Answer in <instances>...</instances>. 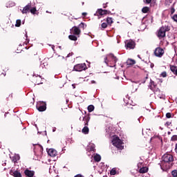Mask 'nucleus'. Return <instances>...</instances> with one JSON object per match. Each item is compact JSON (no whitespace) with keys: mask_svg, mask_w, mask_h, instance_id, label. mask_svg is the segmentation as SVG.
Masks as SVG:
<instances>
[{"mask_svg":"<svg viewBox=\"0 0 177 177\" xmlns=\"http://www.w3.org/2000/svg\"><path fill=\"white\" fill-rule=\"evenodd\" d=\"M172 19L174 21H176L177 23V15H174L173 17H172Z\"/></svg>","mask_w":177,"mask_h":177,"instance_id":"obj_36","label":"nucleus"},{"mask_svg":"<svg viewBox=\"0 0 177 177\" xmlns=\"http://www.w3.org/2000/svg\"><path fill=\"white\" fill-rule=\"evenodd\" d=\"M88 15V13L86 12H82V16H84L85 17V16H86Z\"/></svg>","mask_w":177,"mask_h":177,"instance_id":"obj_45","label":"nucleus"},{"mask_svg":"<svg viewBox=\"0 0 177 177\" xmlns=\"http://www.w3.org/2000/svg\"><path fill=\"white\" fill-rule=\"evenodd\" d=\"M108 24L106 23V22H103L102 24H101V30H102V28H107L108 27Z\"/></svg>","mask_w":177,"mask_h":177,"instance_id":"obj_30","label":"nucleus"},{"mask_svg":"<svg viewBox=\"0 0 177 177\" xmlns=\"http://www.w3.org/2000/svg\"><path fill=\"white\" fill-rule=\"evenodd\" d=\"M153 2H156V0H153Z\"/></svg>","mask_w":177,"mask_h":177,"instance_id":"obj_52","label":"nucleus"},{"mask_svg":"<svg viewBox=\"0 0 177 177\" xmlns=\"http://www.w3.org/2000/svg\"><path fill=\"white\" fill-rule=\"evenodd\" d=\"M171 133V132H168V135H169Z\"/></svg>","mask_w":177,"mask_h":177,"instance_id":"obj_51","label":"nucleus"},{"mask_svg":"<svg viewBox=\"0 0 177 177\" xmlns=\"http://www.w3.org/2000/svg\"><path fill=\"white\" fill-rule=\"evenodd\" d=\"M83 121H84L85 127H88V124H89V121H91V116H89V114L88 115H86L83 118Z\"/></svg>","mask_w":177,"mask_h":177,"instance_id":"obj_14","label":"nucleus"},{"mask_svg":"<svg viewBox=\"0 0 177 177\" xmlns=\"http://www.w3.org/2000/svg\"><path fill=\"white\" fill-rule=\"evenodd\" d=\"M78 28H82V30H85V28H86V24H85L84 22H82L79 24Z\"/></svg>","mask_w":177,"mask_h":177,"instance_id":"obj_25","label":"nucleus"},{"mask_svg":"<svg viewBox=\"0 0 177 177\" xmlns=\"http://www.w3.org/2000/svg\"><path fill=\"white\" fill-rule=\"evenodd\" d=\"M89 150L90 151H95V146H91Z\"/></svg>","mask_w":177,"mask_h":177,"instance_id":"obj_38","label":"nucleus"},{"mask_svg":"<svg viewBox=\"0 0 177 177\" xmlns=\"http://www.w3.org/2000/svg\"><path fill=\"white\" fill-rule=\"evenodd\" d=\"M170 70L175 75H177V67L175 66H171Z\"/></svg>","mask_w":177,"mask_h":177,"instance_id":"obj_19","label":"nucleus"},{"mask_svg":"<svg viewBox=\"0 0 177 177\" xmlns=\"http://www.w3.org/2000/svg\"><path fill=\"white\" fill-rule=\"evenodd\" d=\"M24 174H25L26 176H27V177H33L34 175L35 174V171L29 170L28 169H26L24 171Z\"/></svg>","mask_w":177,"mask_h":177,"instance_id":"obj_13","label":"nucleus"},{"mask_svg":"<svg viewBox=\"0 0 177 177\" xmlns=\"http://www.w3.org/2000/svg\"><path fill=\"white\" fill-rule=\"evenodd\" d=\"M162 160L164 162H172L174 156L169 153H165L162 156Z\"/></svg>","mask_w":177,"mask_h":177,"instance_id":"obj_4","label":"nucleus"},{"mask_svg":"<svg viewBox=\"0 0 177 177\" xmlns=\"http://www.w3.org/2000/svg\"><path fill=\"white\" fill-rule=\"evenodd\" d=\"M12 161H13L14 164H16L17 162V159L16 158V157L13 158Z\"/></svg>","mask_w":177,"mask_h":177,"instance_id":"obj_40","label":"nucleus"},{"mask_svg":"<svg viewBox=\"0 0 177 177\" xmlns=\"http://www.w3.org/2000/svg\"><path fill=\"white\" fill-rule=\"evenodd\" d=\"M109 4V3H106L103 4V8L104 9H106V8H107V5Z\"/></svg>","mask_w":177,"mask_h":177,"instance_id":"obj_41","label":"nucleus"},{"mask_svg":"<svg viewBox=\"0 0 177 177\" xmlns=\"http://www.w3.org/2000/svg\"><path fill=\"white\" fill-rule=\"evenodd\" d=\"M136 64V61L133 59H128L127 61V66H133V64Z\"/></svg>","mask_w":177,"mask_h":177,"instance_id":"obj_17","label":"nucleus"},{"mask_svg":"<svg viewBox=\"0 0 177 177\" xmlns=\"http://www.w3.org/2000/svg\"><path fill=\"white\" fill-rule=\"evenodd\" d=\"M151 68H153V67H154V64H151Z\"/></svg>","mask_w":177,"mask_h":177,"instance_id":"obj_49","label":"nucleus"},{"mask_svg":"<svg viewBox=\"0 0 177 177\" xmlns=\"http://www.w3.org/2000/svg\"><path fill=\"white\" fill-rule=\"evenodd\" d=\"M112 142L113 146L117 147V149H118L119 150H123L124 146L122 145H124V142H122V140H121L120 138H116L113 139Z\"/></svg>","mask_w":177,"mask_h":177,"instance_id":"obj_2","label":"nucleus"},{"mask_svg":"<svg viewBox=\"0 0 177 177\" xmlns=\"http://www.w3.org/2000/svg\"><path fill=\"white\" fill-rule=\"evenodd\" d=\"M30 13H32V15H35L36 12H37V8L36 7H33L32 8H30Z\"/></svg>","mask_w":177,"mask_h":177,"instance_id":"obj_28","label":"nucleus"},{"mask_svg":"<svg viewBox=\"0 0 177 177\" xmlns=\"http://www.w3.org/2000/svg\"><path fill=\"white\" fill-rule=\"evenodd\" d=\"M124 111H126V113H132L133 111V105L131 104H127L124 106Z\"/></svg>","mask_w":177,"mask_h":177,"instance_id":"obj_9","label":"nucleus"},{"mask_svg":"<svg viewBox=\"0 0 177 177\" xmlns=\"http://www.w3.org/2000/svg\"><path fill=\"white\" fill-rule=\"evenodd\" d=\"M154 55L156 57H162L164 55V49L161 48V47H158L154 50Z\"/></svg>","mask_w":177,"mask_h":177,"instance_id":"obj_5","label":"nucleus"},{"mask_svg":"<svg viewBox=\"0 0 177 177\" xmlns=\"http://www.w3.org/2000/svg\"><path fill=\"white\" fill-rule=\"evenodd\" d=\"M176 130H177V127H176Z\"/></svg>","mask_w":177,"mask_h":177,"instance_id":"obj_54","label":"nucleus"},{"mask_svg":"<svg viewBox=\"0 0 177 177\" xmlns=\"http://www.w3.org/2000/svg\"><path fill=\"white\" fill-rule=\"evenodd\" d=\"M47 153L50 157H56L57 156V151H56L55 149H49L47 151Z\"/></svg>","mask_w":177,"mask_h":177,"instance_id":"obj_11","label":"nucleus"},{"mask_svg":"<svg viewBox=\"0 0 177 177\" xmlns=\"http://www.w3.org/2000/svg\"><path fill=\"white\" fill-rule=\"evenodd\" d=\"M110 174H111V175H115V174H117V170H115V168H113L111 170Z\"/></svg>","mask_w":177,"mask_h":177,"instance_id":"obj_31","label":"nucleus"},{"mask_svg":"<svg viewBox=\"0 0 177 177\" xmlns=\"http://www.w3.org/2000/svg\"><path fill=\"white\" fill-rule=\"evenodd\" d=\"M171 175L172 176L174 177H177V170L176 169H174L171 171Z\"/></svg>","mask_w":177,"mask_h":177,"instance_id":"obj_32","label":"nucleus"},{"mask_svg":"<svg viewBox=\"0 0 177 177\" xmlns=\"http://www.w3.org/2000/svg\"><path fill=\"white\" fill-rule=\"evenodd\" d=\"M171 15H174V13H175V8L174 7L171 8Z\"/></svg>","mask_w":177,"mask_h":177,"instance_id":"obj_39","label":"nucleus"},{"mask_svg":"<svg viewBox=\"0 0 177 177\" xmlns=\"http://www.w3.org/2000/svg\"><path fill=\"white\" fill-rule=\"evenodd\" d=\"M175 151L177 153V144L176 145Z\"/></svg>","mask_w":177,"mask_h":177,"instance_id":"obj_48","label":"nucleus"},{"mask_svg":"<svg viewBox=\"0 0 177 177\" xmlns=\"http://www.w3.org/2000/svg\"><path fill=\"white\" fill-rule=\"evenodd\" d=\"M86 69V64H77L74 66L73 70L74 71H84Z\"/></svg>","mask_w":177,"mask_h":177,"instance_id":"obj_3","label":"nucleus"},{"mask_svg":"<svg viewBox=\"0 0 177 177\" xmlns=\"http://www.w3.org/2000/svg\"><path fill=\"white\" fill-rule=\"evenodd\" d=\"M111 57L112 60H113L114 63H115L116 62H118V59L117 58V57L114 56V54H111Z\"/></svg>","mask_w":177,"mask_h":177,"instance_id":"obj_27","label":"nucleus"},{"mask_svg":"<svg viewBox=\"0 0 177 177\" xmlns=\"http://www.w3.org/2000/svg\"><path fill=\"white\" fill-rule=\"evenodd\" d=\"M104 63H106V64H107V57H104Z\"/></svg>","mask_w":177,"mask_h":177,"instance_id":"obj_44","label":"nucleus"},{"mask_svg":"<svg viewBox=\"0 0 177 177\" xmlns=\"http://www.w3.org/2000/svg\"><path fill=\"white\" fill-rule=\"evenodd\" d=\"M142 13H148L149 12H150V8L147 6L143 7L142 9Z\"/></svg>","mask_w":177,"mask_h":177,"instance_id":"obj_23","label":"nucleus"},{"mask_svg":"<svg viewBox=\"0 0 177 177\" xmlns=\"http://www.w3.org/2000/svg\"><path fill=\"white\" fill-rule=\"evenodd\" d=\"M87 109H88V113H92V111H93V110H95V106L89 105Z\"/></svg>","mask_w":177,"mask_h":177,"instance_id":"obj_26","label":"nucleus"},{"mask_svg":"<svg viewBox=\"0 0 177 177\" xmlns=\"http://www.w3.org/2000/svg\"><path fill=\"white\" fill-rule=\"evenodd\" d=\"M10 175H12L14 177H21V173H20L19 171L16 170L13 171V170L10 171Z\"/></svg>","mask_w":177,"mask_h":177,"instance_id":"obj_15","label":"nucleus"},{"mask_svg":"<svg viewBox=\"0 0 177 177\" xmlns=\"http://www.w3.org/2000/svg\"><path fill=\"white\" fill-rule=\"evenodd\" d=\"M35 102V101L34 100V98H32V102H31L32 104H34V102Z\"/></svg>","mask_w":177,"mask_h":177,"instance_id":"obj_46","label":"nucleus"},{"mask_svg":"<svg viewBox=\"0 0 177 177\" xmlns=\"http://www.w3.org/2000/svg\"><path fill=\"white\" fill-rule=\"evenodd\" d=\"M138 57H139L140 59V55H138Z\"/></svg>","mask_w":177,"mask_h":177,"instance_id":"obj_50","label":"nucleus"},{"mask_svg":"<svg viewBox=\"0 0 177 177\" xmlns=\"http://www.w3.org/2000/svg\"><path fill=\"white\" fill-rule=\"evenodd\" d=\"M20 26H21V20L17 19L16 21L15 27H20Z\"/></svg>","mask_w":177,"mask_h":177,"instance_id":"obj_29","label":"nucleus"},{"mask_svg":"<svg viewBox=\"0 0 177 177\" xmlns=\"http://www.w3.org/2000/svg\"><path fill=\"white\" fill-rule=\"evenodd\" d=\"M82 133H84V135H88V133H89V127H88L87 126H85V127L82 129Z\"/></svg>","mask_w":177,"mask_h":177,"instance_id":"obj_18","label":"nucleus"},{"mask_svg":"<svg viewBox=\"0 0 177 177\" xmlns=\"http://www.w3.org/2000/svg\"><path fill=\"white\" fill-rule=\"evenodd\" d=\"M170 30L171 27L168 26H164L160 27V29L158 30L157 37L159 38V39H161L162 38H165V33Z\"/></svg>","mask_w":177,"mask_h":177,"instance_id":"obj_1","label":"nucleus"},{"mask_svg":"<svg viewBox=\"0 0 177 177\" xmlns=\"http://www.w3.org/2000/svg\"><path fill=\"white\" fill-rule=\"evenodd\" d=\"M31 9V3H28L27 6H26L23 10H21L23 15H26V13H28V12L30 11Z\"/></svg>","mask_w":177,"mask_h":177,"instance_id":"obj_12","label":"nucleus"},{"mask_svg":"<svg viewBox=\"0 0 177 177\" xmlns=\"http://www.w3.org/2000/svg\"><path fill=\"white\" fill-rule=\"evenodd\" d=\"M161 77H162L163 78H165V77H167V72L164 71L160 74Z\"/></svg>","mask_w":177,"mask_h":177,"instance_id":"obj_34","label":"nucleus"},{"mask_svg":"<svg viewBox=\"0 0 177 177\" xmlns=\"http://www.w3.org/2000/svg\"><path fill=\"white\" fill-rule=\"evenodd\" d=\"M68 39H71V41H77L78 39V37L75 35H71L68 36Z\"/></svg>","mask_w":177,"mask_h":177,"instance_id":"obj_21","label":"nucleus"},{"mask_svg":"<svg viewBox=\"0 0 177 177\" xmlns=\"http://www.w3.org/2000/svg\"><path fill=\"white\" fill-rule=\"evenodd\" d=\"M71 34H73V35H77L78 37H80V35L81 34V29H80L78 26H73L71 29Z\"/></svg>","mask_w":177,"mask_h":177,"instance_id":"obj_6","label":"nucleus"},{"mask_svg":"<svg viewBox=\"0 0 177 177\" xmlns=\"http://www.w3.org/2000/svg\"><path fill=\"white\" fill-rule=\"evenodd\" d=\"M147 171H149V168H147L146 167H143L140 169L139 172H140V174H146V172H147Z\"/></svg>","mask_w":177,"mask_h":177,"instance_id":"obj_20","label":"nucleus"},{"mask_svg":"<svg viewBox=\"0 0 177 177\" xmlns=\"http://www.w3.org/2000/svg\"><path fill=\"white\" fill-rule=\"evenodd\" d=\"M91 84H96V82L95 80L91 81Z\"/></svg>","mask_w":177,"mask_h":177,"instance_id":"obj_47","label":"nucleus"},{"mask_svg":"<svg viewBox=\"0 0 177 177\" xmlns=\"http://www.w3.org/2000/svg\"><path fill=\"white\" fill-rule=\"evenodd\" d=\"M97 12L100 16H104V15H110V13H111V11H110L109 10H103L102 8H100V9L97 10Z\"/></svg>","mask_w":177,"mask_h":177,"instance_id":"obj_10","label":"nucleus"},{"mask_svg":"<svg viewBox=\"0 0 177 177\" xmlns=\"http://www.w3.org/2000/svg\"><path fill=\"white\" fill-rule=\"evenodd\" d=\"M36 107L38 111H45V110H46V103L44 102H40L37 104Z\"/></svg>","mask_w":177,"mask_h":177,"instance_id":"obj_8","label":"nucleus"},{"mask_svg":"<svg viewBox=\"0 0 177 177\" xmlns=\"http://www.w3.org/2000/svg\"><path fill=\"white\" fill-rule=\"evenodd\" d=\"M171 142H175L176 140H177V135H174L171 137Z\"/></svg>","mask_w":177,"mask_h":177,"instance_id":"obj_33","label":"nucleus"},{"mask_svg":"<svg viewBox=\"0 0 177 177\" xmlns=\"http://www.w3.org/2000/svg\"><path fill=\"white\" fill-rule=\"evenodd\" d=\"M166 117L167 118H171V117H172V115L171 114V113H166Z\"/></svg>","mask_w":177,"mask_h":177,"instance_id":"obj_37","label":"nucleus"},{"mask_svg":"<svg viewBox=\"0 0 177 177\" xmlns=\"http://www.w3.org/2000/svg\"><path fill=\"white\" fill-rule=\"evenodd\" d=\"M143 2L149 5V3H151V0H143Z\"/></svg>","mask_w":177,"mask_h":177,"instance_id":"obj_35","label":"nucleus"},{"mask_svg":"<svg viewBox=\"0 0 177 177\" xmlns=\"http://www.w3.org/2000/svg\"><path fill=\"white\" fill-rule=\"evenodd\" d=\"M74 177H84V176H82V174H77V175L75 176Z\"/></svg>","mask_w":177,"mask_h":177,"instance_id":"obj_42","label":"nucleus"},{"mask_svg":"<svg viewBox=\"0 0 177 177\" xmlns=\"http://www.w3.org/2000/svg\"><path fill=\"white\" fill-rule=\"evenodd\" d=\"M136 46V43L133 40H127L126 41L127 49H135Z\"/></svg>","mask_w":177,"mask_h":177,"instance_id":"obj_7","label":"nucleus"},{"mask_svg":"<svg viewBox=\"0 0 177 177\" xmlns=\"http://www.w3.org/2000/svg\"><path fill=\"white\" fill-rule=\"evenodd\" d=\"M156 86H157V84H156V82H154V81L151 80L149 83V89H151V91H154V88H156Z\"/></svg>","mask_w":177,"mask_h":177,"instance_id":"obj_16","label":"nucleus"},{"mask_svg":"<svg viewBox=\"0 0 177 177\" xmlns=\"http://www.w3.org/2000/svg\"><path fill=\"white\" fill-rule=\"evenodd\" d=\"M106 23L108 24L109 26H111V24L113 23H114V21H113V18L112 17H107L106 18Z\"/></svg>","mask_w":177,"mask_h":177,"instance_id":"obj_24","label":"nucleus"},{"mask_svg":"<svg viewBox=\"0 0 177 177\" xmlns=\"http://www.w3.org/2000/svg\"><path fill=\"white\" fill-rule=\"evenodd\" d=\"M94 160L96 162H100V160H102V156H100L99 154H96L94 156Z\"/></svg>","mask_w":177,"mask_h":177,"instance_id":"obj_22","label":"nucleus"},{"mask_svg":"<svg viewBox=\"0 0 177 177\" xmlns=\"http://www.w3.org/2000/svg\"><path fill=\"white\" fill-rule=\"evenodd\" d=\"M166 125L167 127H169V125H171V122H166Z\"/></svg>","mask_w":177,"mask_h":177,"instance_id":"obj_43","label":"nucleus"},{"mask_svg":"<svg viewBox=\"0 0 177 177\" xmlns=\"http://www.w3.org/2000/svg\"><path fill=\"white\" fill-rule=\"evenodd\" d=\"M147 78H149L147 76L146 77V79L147 80Z\"/></svg>","mask_w":177,"mask_h":177,"instance_id":"obj_53","label":"nucleus"}]
</instances>
